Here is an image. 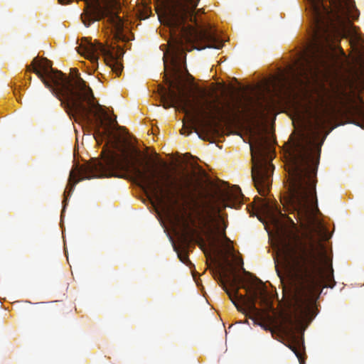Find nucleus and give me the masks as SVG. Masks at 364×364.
<instances>
[{"label":"nucleus","instance_id":"3","mask_svg":"<svg viewBox=\"0 0 364 364\" xmlns=\"http://www.w3.org/2000/svg\"><path fill=\"white\" fill-rule=\"evenodd\" d=\"M314 21L311 38L300 58L290 68L292 80L301 86L317 84L327 79L334 70L336 49L346 56L335 43L346 38L353 28L359 11L351 0H308Z\"/></svg>","mask_w":364,"mask_h":364},{"label":"nucleus","instance_id":"10","mask_svg":"<svg viewBox=\"0 0 364 364\" xmlns=\"http://www.w3.org/2000/svg\"><path fill=\"white\" fill-rule=\"evenodd\" d=\"M213 221V215L207 205H200L195 210V218L191 215L188 218H184L183 225L186 230L196 233L198 230L202 231L206 236L211 240V247H215V242L213 239L212 223Z\"/></svg>","mask_w":364,"mask_h":364},{"label":"nucleus","instance_id":"22","mask_svg":"<svg viewBox=\"0 0 364 364\" xmlns=\"http://www.w3.org/2000/svg\"><path fill=\"white\" fill-rule=\"evenodd\" d=\"M325 287H331V288H332V287H333V285H330V284H328V285H326Z\"/></svg>","mask_w":364,"mask_h":364},{"label":"nucleus","instance_id":"23","mask_svg":"<svg viewBox=\"0 0 364 364\" xmlns=\"http://www.w3.org/2000/svg\"><path fill=\"white\" fill-rule=\"evenodd\" d=\"M28 80L31 81V76H29L28 77Z\"/></svg>","mask_w":364,"mask_h":364},{"label":"nucleus","instance_id":"21","mask_svg":"<svg viewBox=\"0 0 364 364\" xmlns=\"http://www.w3.org/2000/svg\"><path fill=\"white\" fill-rule=\"evenodd\" d=\"M277 273H278L279 277L280 278H282L281 274H280V272H279L278 270H277Z\"/></svg>","mask_w":364,"mask_h":364},{"label":"nucleus","instance_id":"17","mask_svg":"<svg viewBox=\"0 0 364 364\" xmlns=\"http://www.w3.org/2000/svg\"><path fill=\"white\" fill-rule=\"evenodd\" d=\"M70 71H71V73H72V74H75V77L74 78L73 82H71V80H70V79H69V78H68V77L65 74H64V76H65V77L69 80V84H70V87H71L73 90H75H75L77 91V87H75V82H76L77 80L79 77H80V78H81V77H80V75H79V73H78V70H77V68H71V69H70Z\"/></svg>","mask_w":364,"mask_h":364},{"label":"nucleus","instance_id":"9","mask_svg":"<svg viewBox=\"0 0 364 364\" xmlns=\"http://www.w3.org/2000/svg\"><path fill=\"white\" fill-rule=\"evenodd\" d=\"M114 47L112 46H105L96 41L91 42L88 38H82L81 43L77 47V52L92 63H97L100 55L104 57V60L117 76H119L123 70L122 64L119 61V55L114 54Z\"/></svg>","mask_w":364,"mask_h":364},{"label":"nucleus","instance_id":"12","mask_svg":"<svg viewBox=\"0 0 364 364\" xmlns=\"http://www.w3.org/2000/svg\"><path fill=\"white\" fill-rule=\"evenodd\" d=\"M266 90L267 94H261L256 102L261 116H264L267 113L274 111L278 104L275 98L279 95L278 92L272 90L270 87H267Z\"/></svg>","mask_w":364,"mask_h":364},{"label":"nucleus","instance_id":"1","mask_svg":"<svg viewBox=\"0 0 364 364\" xmlns=\"http://www.w3.org/2000/svg\"><path fill=\"white\" fill-rule=\"evenodd\" d=\"M26 71L35 73L58 98L67 112H75L88 123H92L95 119L97 127L96 140L98 141V136L107 138L106 145L109 146L103 161L94 160L76 166L75 170L70 171L64 195H70L80 181L110 176L123 178L129 173L159 203L168 208L180 206V200L187 197V173L178 177L168 173H159L150 168L147 161L140 159V151L136 148L127 149L120 145V137L107 129L101 132L100 128L103 126L104 118L107 117V114L95 102L92 89L82 78L77 80L75 87L77 90L75 91L64 73L53 69L52 63L48 59L39 60L38 57L33 58L31 65H26Z\"/></svg>","mask_w":364,"mask_h":364},{"label":"nucleus","instance_id":"11","mask_svg":"<svg viewBox=\"0 0 364 364\" xmlns=\"http://www.w3.org/2000/svg\"><path fill=\"white\" fill-rule=\"evenodd\" d=\"M282 320L284 323L280 325V331L289 337L285 345L294 353L299 362L301 363L303 341L293 332L292 326L294 321L290 315L283 316Z\"/></svg>","mask_w":364,"mask_h":364},{"label":"nucleus","instance_id":"8","mask_svg":"<svg viewBox=\"0 0 364 364\" xmlns=\"http://www.w3.org/2000/svg\"><path fill=\"white\" fill-rule=\"evenodd\" d=\"M252 154V178L259 193L265 196L272 183L274 166L270 163L272 149L267 138L259 132L250 144Z\"/></svg>","mask_w":364,"mask_h":364},{"label":"nucleus","instance_id":"16","mask_svg":"<svg viewBox=\"0 0 364 364\" xmlns=\"http://www.w3.org/2000/svg\"><path fill=\"white\" fill-rule=\"evenodd\" d=\"M191 120V127H187L185 125H183V128L181 129V134L188 136L191 132L192 129L194 130V132L199 136V134H202L203 130L202 129L200 125L196 122L195 119H193L191 117V115H189ZM200 139H201L200 136H198Z\"/></svg>","mask_w":364,"mask_h":364},{"label":"nucleus","instance_id":"20","mask_svg":"<svg viewBox=\"0 0 364 364\" xmlns=\"http://www.w3.org/2000/svg\"><path fill=\"white\" fill-rule=\"evenodd\" d=\"M222 236L227 240L228 242H230V239L226 237L225 231L222 233Z\"/></svg>","mask_w":364,"mask_h":364},{"label":"nucleus","instance_id":"4","mask_svg":"<svg viewBox=\"0 0 364 364\" xmlns=\"http://www.w3.org/2000/svg\"><path fill=\"white\" fill-rule=\"evenodd\" d=\"M168 5L165 11V18L167 25L173 32H178V39L176 40V44L171 48L170 53L169 65L168 61L164 57V63L165 70L169 72L170 76L164 75L165 82L168 79H173L172 75V60L176 58L178 63H180L181 71L180 73L181 84L185 89H191L193 95L198 98L202 105L205 107L215 112L214 106H217L214 102L209 100L206 97V92L200 89H194L191 87H187L183 83L182 75L188 73L186 67V53L183 51V43H194L197 41L207 38L205 32L198 31L193 25L186 23L188 22L196 23V9L199 0H168Z\"/></svg>","mask_w":364,"mask_h":364},{"label":"nucleus","instance_id":"18","mask_svg":"<svg viewBox=\"0 0 364 364\" xmlns=\"http://www.w3.org/2000/svg\"><path fill=\"white\" fill-rule=\"evenodd\" d=\"M178 257L183 263L187 265H189V264L191 263V261L189 260L188 254L185 250L178 252Z\"/></svg>","mask_w":364,"mask_h":364},{"label":"nucleus","instance_id":"19","mask_svg":"<svg viewBox=\"0 0 364 364\" xmlns=\"http://www.w3.org/2000/svg\"><path fill=\"white\" fill-rule=\"evenodd\" d=\"M359 58H360V60H362L363 63H364V53L361 54L360 53H359Z\"/></svg>","mask_w":364,"mask_h":364},{"label":"nucleus","instance_id":"7","mask_svg":"<svg viewBox=\"0 0 364 364\" xmlns=\"http://www.w3.org/2000/svg\"><path fill=\"white\" fill-rule=\"evenodd\" d=\"M222 267L224 271L223 274L218 269L213 270L214 279L219 282L237 311L251 319L259 316L260 311L256 307L257 301L259 300L261 305H269L267 291L262 281L256 279L259 284L247 287L241 284L242 279L233 270L229 273L226 267Z\"/></svg>","mask_w":364,"mask_h":364},{"label":"nucleus","instance_id":"6","mask_svg":"<svg viewBox=\"0 0 364 364\" xmlns=\"http://www.w3.org/2000/svg\"><path fill=\"white\" fill-rule=\"evenodd\" d=\"M181 66L176 58L172 60V75L173 79H168L166 85L168 89H164L162 95L164 107L168 109L178 105L188 115H191L200 125L203 130L199 136L203 141H210L219 134L218 122H223L227 118L235 115L234 109L228 105V109H223L218 106H214L215 112L210 109L198 100L193 93L192 90H186L181 84L180 73Z\"/></svg>","mask_w":364,"mask_h":364},{"label":"nucleus","instance_id":"15","mask_svg":"<svg viewBox=\"0 0 364 364\" xmlns=\"http://www.w3.org/2000/svg\"><path fill=\"white\" fill-rule=\"evenodd\" d=\"M355 89L358 93L355 94L354 99L352 100L353 101L352 103L353 104V107L356 110L360 111L359 106L364 105V100L361 96L362 92L364 91V77L358 79Z\"/></svg>","mask_w":364,"mask_h":364},{"label":"nucleus","instance_id":"13","mask_svg":"<svg viewBox=\"0 0 364 364\" xmlns=\"http://www.w3.org/2000/svg\"><path fill=\"white\" fill-rule=\"evenodd\" d=\"M255 200H258L254 207L257 213L262 214L272 222H276L277 216L282 215L277 204L259 198H256Z\"/></svg>","mask_w":364,"mask_h":364},{"label":"nucleus","instance_id":"5","mask_svg":"<svg viewBox=\"0 0 364 364\" xmlns=\"http://www.w3.org/2000/svg\"><path fill=\"white\" fill-rule=\"evenodd\" d=\"M168 5L165 11V18L167 25L173 32H178V39L176 40V44L171 48L170 53L169 65L168 61L164 57V63L165 70L169 72L170 76L164 75L165 82L168 79H173L172 75V60L176 58L178 63H180L181 71L180 73L181 84L185 89H191L193 95L198 98L202 105L205 107L215 112L214 106H217L214 102L209 100L206 97V92L200 89H194L191 87H187L183 83L182 75L188 73L186 67V53L183 51V43H194L197 41L207 38L205 32L198 31L193 25L186 23L188 22L196 23V9L199 0H168Z\"/></svg>","mask_w":364,"mask_h":364},{"label":"nucleus","instance_id":"2","mask_svg":"<svg viewBox=\"0 0 364 364\" xmlns=\"http://www.w3.org/2000/svg\"><path fill=\"white\" fill-rule=\"evenodd\" d=\"M319 130H297L289 141V178L287 203L304 229V240L296 237L287 245L286 257L289 271L294 304L306 314L315 296L319 295L326 280H333L332 267L323 272L320 266L326 255L321 242V230L315 227L319 213L316 198L317 169L321 144Z\"/></svg>","mask_w":364,"mask_h":364},{"label":"nucleus","instance_id":"14","mask_svg":"<svg viewBox=\"0 0 364 364\" xmlns=\"http://www.w3.org/2000/svg\"><path fill=\"white\" fill-rule=\"evenodd\" d=\"M243 198L241 189L237 186H234L230 191L225 192L223 195L224 200L228 203H232L234 207L236 203L240 205Z\"/></svg>","mask_w":364,"mask_h":364}]
</instances>
